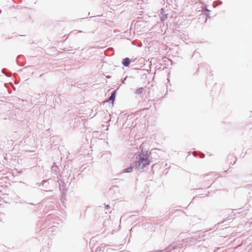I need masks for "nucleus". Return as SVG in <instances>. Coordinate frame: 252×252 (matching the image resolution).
Listing matches in <instances>:
<instances>
[{
	"instance_id": "f257e3e1",
	"label": "nucleus",
	"mask_w": 252,
	"mask_h": 252,
	"mask_svg": "<svg viewBox=\"0 0 252 252\" xmlns=\"http://www.w3.org/2000/svg\"><path fill=\"white\" fill-rule=\"evenodd\" d=\"M150 160L146 156L143 155L140 156L138 161V167L139 168L143 169L146 165L150 164Z\"/></svg>"
},
{
	"instance_id": "f03ea898",
	"label": "nucleus",
	"mask_w": 252,
	"mask_h": 252,
	"mask_svg": "<svg viewBox=\"0 0 252 252\" xmlns=\"http://www.w3.org/2000/svg\"><path fill=\"white\" fill-rule=\"evenodd\" d=\"M130 63V60L128 58H125L122 62L123 65L126 67L128 66L129 65Z\"/></svg>"
},
{
	"instance_id": "7ed1b4c3",
	"label": "nucleus",
	"mask_w": 252,
	"mask_h": 252,
	"mask_svg": "<svg viewBox=\"0 0 252 252\" xmlns=\"http://www.w3.org/2000/svg\"><path fill=\"white\" fill-rule=\"evenodd\" d=\"M144 91V88L143 87L137 89L135 92L136 94L139 95L141 94Z\"/></svg>"
},
{
	"instance_id": "20e7f679",
	"label": "nucleus",
	"mask_w": 252,
	"mask_h": 252,
	"mask_svg": "<svg viewBox=\"0 0 252 252\" xmlns=\"http://www.w3.org/2000/svg\"><path fill=\"white\" fill-rule=\"evenodd\" d=\"M115 98V91H114L112 93L110 97L109 98V101H111L112 103H113Z\"/></svg>"
},
{
	"instance_id": "39448f33",
	"label": "nucleus",
	"mask_w": 252,
	"mask_h": 252,
	"mask_svg": "<svg viewBox=\"0 0 252 252\" xmlns=\"http://www.w3.org/2000/svg\"><path fill=\"white\" fill-rule=\"evenodd\" d=\"M132 170V168L131 167H129L126 169L125 172H130Z\"/></svg>"
}]
</instances>
